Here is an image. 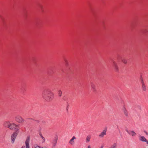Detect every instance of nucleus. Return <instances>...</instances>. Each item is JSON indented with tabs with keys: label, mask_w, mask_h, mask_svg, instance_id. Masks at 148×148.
<instances>
[{
	"label": "nucleus",
	"mask_w": 148,
	"mask_h": 148,
	"mask_svg": "<svg viewBox=\"0 0 148 148\" xmlns=\"http://www.w3.org/2000/svg\"><path fill=\"white\" fill-rule=\"evenodd\" d=\"M99 148H103V146H101Z\"/></svg>",
	"instance_id": "393cba45"
},
{
	"label": "nucleus",
	"mask_w": 148,
	"mask_h": 148,
	"mask_svg": "<svg viewBox=\"0 0 148 148\" xmlns=\"http://www.w3.org/2000/svg\"><path fill=\"white\" fill-rule=\"evenodd\" d=\"M76 138L75 136H73L69 141V144L71 146L74 145L75 144V140Z\"/></svg>",
	"instance_id": "39448f33"
},
{
	"label": "nucleus",
	"mask_w": 148,
	"mask_h": 148,
	"mask_svg": "<svg viewBox=\"0 0 148 148\" xmlns=\"http://www.w3.org/2000/svg\"><path fill=\"white\" fill-rule=\"evenodd\" d=\"M3 125L11 130L16 129L18 127L17 125L14 123H11L9 121H5Z\"/></svg>",
	"instance_id": "f03ea898"
},
{
	"label": "nucleus",
	"mask_w": 148,
	"mask_h": 148,
	"mask_svg": "<svg viewBox=\"0 0 148 148\" xmlns=\"http://www.w3.org/2000/svg\"><path fill=\"white\" fill-rule=\"evenodd\" d=\"M53 95V93L51 91L48 90H45L43 91L42 96L45 100L49 101L52 99Z\"/></svg>",
	"instance_id": "f257e3e1"
},
{
	"label": "nucleus",
	"mask_w": 148,
	"mask_h": 148,
	"mask_svg": "<svg viewBox=\"0 0 148 148\" xmlns=\"http://www.w3.org/2000/svg\"><path fill=\"white\" fill-rule=\"evenodd\" d=\"M122 62L124 64H126L127 63V60L125 59H123L122 60Z\"/></svg>",
	"instance_id": "412c9836"
},
{
	"label": "nucleus",
	"mask_w": 148,
	"mask_h": 148,
	"mask_svg": "<svg viewBox=\"0 0 148 148\" xmlns=\"http://www.w3.org/2000/svg\"><path fill=\"white\" fill-rule=\"evenodd\" d=\"M58 140V137L56 136L55 137L52 142V147H55Z\"/></svg>",
	"instance_id": "1a4fd4ad"
},
{
	"label": "nucleus",
	"mask_w": 148,
	"mask_h": 148,
	"mask_svg": "<svg viewBox=\"0 0 148 148\" xmlns=\"http://www.w3.org/2000/svg\"><path fill=\"white\" fill-rule=\"evenodd\" d=\"M146 135H147L148 134V133L147 132H146Z\"/></svg>",
	"instance_id": "bb28decb"
},
{
	"label": "nucleus",
	"mask_w": 148,
	"mask_h": 148,
	"mask_svg": "<svg viewBox=\"0 0 148 148\" xmlns=\"http://www.w3.org/2000/svg\"><path fill=\"white\" fill-rule=\"evenodd\" d=\"M21 148H25V147L23 146Z\"/></svg>",
	"instance_id": "a878e982"
},
{
	"label": "nucleus",
	"mask_w": 148,
	"mask_h": 148,
	"mask_svg": "<svg viewBox=\"0 0 148 148\" xmlns=\"http://www.w3.org/2000/svg\"><path fill=\"white\" fill-rule=\"evenodd\" d=\"M16 138H14L13 137H11V143H12L13 144L14 143L15 139Z\"/></svg>",
	"instance_id": "aec40b11"
},
{
	"label": "nucleus",
	"mask_w": 148,
	"mask_h": 148,
	"mask_svg": "<svg viewBox=\"0 0 148 148\" xmlns=\"http://www.w3.org/2000/svg\"><path fill=\"white\" fill-rule=\"evenodd\" d=\"M91 138V136L90 135H88L86 136V143H88L90 142V140Z\"/></svg>",
	"instance_id": "f8f14e48"
},
{
	"label": "nucleus",
	"mask_w": 148,
	"mask_h": 148,
	"mask_svg": "<svg viewBox=\"0 0 148 148\" xmlns=\"http://www.w3.org/2000/svg\"><path fill=\"white\" fill-rule=\"evenodd\" d=\"M139 138L140 141L145 142L147 143V144L148 145V141L144 136L139 135Z\"/></svg>",
	"instance_id": "20e7f679"
},
{
	"label": "nucleus",
	"mask_w": 148,
	"mask_h": 148,
	"mask_svg": "<svg viewBox=\"0 0 148 148\" xmlns=\"http://www.w3.org/2000/svg\"><path fill=\"white\" fill-rule=\"evenodd\" d=\"M142 90H143L144 91H146V90H147V88L145 84H142Z\"/></svg>",
	"instance_id": "4468645a"
},
{
	"label": "nucleus",
	"mask_w": 148,
	"mask_h": 148,
	"mask_svg": "<svg viewBox=\"0 0 148 148\" xmlns=\"http://www.w3.org/2000/svg\"><path fill=\"white\" fill-rule=\"evenodd\" d=\"M40 136L41 138V140L42 143H44L45 141V138L43 136L42 134H40Z\"/></svg>",
	"instance_id": "ddd939ff"
},
{
	"label": "nucleus",
	"mask_w": 148,
	"mask_h": 148,
	"mask_svg": "<svg viewBox=\"0 0 148 148\" xmlns=\"http://www.w3.org/2000/svg\"><path fill=\"white\" fill-rule=\"evenodd\" d=\"M15 120L18 123H22L24 121V120L21 116L17 115L15 116Z\"/></svg>",
	"instance_id": "7ed1b4c3"
},
{
	"label": "nucleus",
	"mask_w": 148,
	"mask_h": 148,
	"mask_svg": "<svg viewBox=\"0 0 148 148\" xmlns=\"http://www.w3.org/2000/svg\"><path fill=\"white\" fill-rule=\"evenodd\" d=\"M90 86L92 90L94 91L96 90V87L95 84L92 82H91L90 84Z\"/></svg>",
	"instance_id": "9b49d317"
},
{
	"label": "nucleus",
	"mask_w": 148,
	"mask_h": 148,
	"mask_svg": "<svg viewBox=\"0 0 148 148\" xmlns=\"http://www.w3.org/2000/svg\"><path fill=\"white\" fill-rule=\"evenodd\" d=\"M58 95L59 97H61L62 96V92L61 90H59L58 91Z\"/></svg>",
	"instance_id": "dca6fc26"
},
{
	"label": "nucleus",
	"mask_w": 148,
	"mask_h": 148,
	"mask_svg": "<svg viewBox=\"0 0 148 148\" xmlns=\"http://www.w3.org/2000/svg\"><path fill=\"white\" fill-rule=\"evenodd\" d=\"M114 67L116 71H117L118 70V67L117 65L114 62Z\"/></svg>",
	"instance_id": "2eb2a0df"
},
{
	"label": "nucleus",
	"mask_w": 148,
	"mask_h": 148,
	"mask_svg": "<svg viewBox=\"0 0 148 148\" xmlns=\"http://www.w3.org/2000/svg\"><path fill=\"white\" fill-rule=\"evenodd\" d=\"M140 81H141V84H145L144 81H143V78H140Z\"/></svg>",
	"instance_id": "4be33fe9"
},
{
	"label": "nucleus",
	"mask_w": 148,
	"mask_h": 148,
	"mask_svg": "<svg viewBox=\"0 0 148 148\" xmlns=\"http://www.w3.org/2000/svg\"><path fill=\"white\" fill-rule=\"evenodd\" d=\"M34 148H47L46 147V146H43V147H40L38 146H37L36 147H34Z\"/></svg>",
	"instance_id": "6ab92c4d"
},
{
	"label": "nucleus",
	"mask_w": 148,
	"mask_h": 148,
	"mask_svg": "<svg viewBox=\"0 0 148 148\" xmlns=\"http://www.w3.org/2000/svg\"><path fill=\"white\" fill-rule=\"evenodd\" d=\"M107 129H106L103 130L99 134V136L100 138H103L104 136L106 134Z\"/></svg>",
	"instance_id": "423d86ee"
},
{
	"label": "nucleus",
	"mask_w": 148,
	"mask_h": 148,
	"mask_svg": "<svg viewBox=\"0 0 148 148\" xmlns=\"http://www.w3.org/2000/svg\"><path fill=\"white\" fill-rule=\"evenodd\" d=\"M117 144L116 143H114L109 148H116Z\"/></svg>",
	"instance_id": "f3484780"
},
{
	"label": "nucleus",
	"mask_w": 148,
	"mask_h": 148,
	"mask_svg": "<svg viewBox=\"0 0 148 148\" xmlns=\"http://www.w3.org/2000/svg\"><path fill=\"white\" fill-rule=\"evenodd\" d=\"M17 134L16 132H14L13 134L11 136V137H13L14 138H16V136H17Z\"/></svg>",
	"instance_id": "a211bd4d"
},
{
	"label": "nucleus",
	"mask_w": 148,
	"mask_h": 148,
	"mask_svg": "<svg viewBox=\"0 0 148 148\" xmlns=\"http://www.w3.org/2000/svg\"><path fill=\"white\" fill-rule=\"evenodd\" d=\"M30 140L29 137H27L25 141V147L26 148H29V143Z\"/></svg>",
	"instance_id": "6e6552de"
},
{
	"label": "nucleus",
	"mask_w": 148,
	"mask_h": 148,
	"mask_svg": "<svg viewBox=\"0 0 148 148\" xmlns=\"http://www.w3.org/2000/svg\"><path fill=\"white\" fill-rule=\"evenodd\" d=\"M87 148H92L90 145H88L87 146Z\"/></svg>",
	"instance_id": "5701e85b"
},
{
	"label": "nucleus",
	"mask_w": 148,
	"mask_h": 148,
	"mask_svg": "<svg viewBox=\"0 0 148 148\" xmlns=\"http://www.w3.org/2000/svg\"><path fill=\"white\" fill-rule=\"evenodd\" d=\"M126 117H128V112L126 109V108L124 107L122 109Z\"/></svg>",
	"instance_id": "9d476101"
},
{
	"label": "nucleus",
	"mask_w": 148,
	"mask_h": 148,
	"mask_svg": "<svg viewBox=\"0 0 148 148\" xmlns=\"http://www.w3.org/2000/svg\"><path fill=\"white\" fill-rule=\"evenodd\" d=\"M65 62H66V65H67L68 64L67 61H65Z\"/></svg>",
	"instance_id": "b1692460"
},
{
	"label": "nucleus",
	"mask_w": 148,
	"mask_h": 148,
	"mask_svg": "<svg viewBox=\"0 0 148 148\" xmlns=\"http://www.w3.org/2000/svg\"><path fill=\"white\" fill-rule=\"evenodd\" d=\"M126 131L132 137L135 136L136 135V134L133 130H126Z\"/></svg>",
	"instance_id": "0eeeda50"
}]
</instances>
